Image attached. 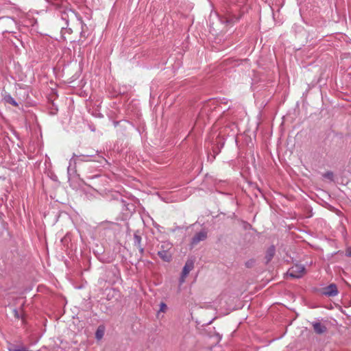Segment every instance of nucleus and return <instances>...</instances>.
<instances>
[{
    "instance_id": "nucleus-1",
    "label": "nucleus",
    "mask_w": 351,
    "mask_h": 351,
    "mask_svg": "<svg viewBox=\"0 0 351 351\" xmlns=\"http://www.w3.org/2000/svg\"><path fill=\"white\" fill-rule=\"evenodd\" d=\"M61 12V18L66 22V28L71 32L76 29L81 25L80 16L73 10L71 9H64Z\"/></svg>"
},
{
    "instance_id": "nucleus-2",
    "label": "nucleus",
    "mask_w": 351,
    "mask_h": 351,
    "mask_svg": "<svg viewBox=\"0 0 351 351\" xmlns=\"http://www.w3.org/2000/svg\"><path fill=\"white\" fill-rule=\"evenodd\" d=\"M305 274V268L303 265L295 264L292 266L288 271V274L295 278H301Z\"/></svg>"
},
{
    "instance_id": "nucleus-3",
    "label": "nucleus",
    "mask_w": 351,
    "mask_h": 351,
    "mask_svg": "<svg viewBox=\"0 0 351 351\" xmlns=\"http://www.w3.org/2000/svg\"><path fill=\"white\" fill-rule=\"evenodd\" d=\"M194 267V261L193 260H187L186 262L182 273L181 281L184 282L186 276L189 274V272L193 269Z\"/></svg>"
},
{
    "instance_id": "nucleus-4",
    "label": "nucleus",
    "mask_w": 351,
    "mask_h": 351,
    "mask_svg": "<svg viewBox=\"0 0 351 351\" xmlns=\"http://www.w3.org/2000/svg\"><path fill=\"white\" fill-rule=\"evenodd\" d=\"M312 325L315 332L318 335L323 334L327 330V327L325 325L322 324L320 322H313Z\"/></svg>"
},
{
    "instance_id": "nucleus-5",
    "label": "nucleus",
    "mask_w": 351,
    "mask_h": 351,
    "mask_svg": "<svg viewBox=\"0 0 351 351\" xmlns=\"http://www.w3.org/2000/svg\"><path fill=\"white\" fill-rule=\"evenodd\" d=\"M335 237L338 238H341L343 240H346L347 238V231L344 226L341 223L338 228V231L335 232Z\"/></svg>"
},
{
    "instance_id": "nucleus-6",
    "label": "nucleus",
    "mask_w": 351,
    "mask_h": 351,
    "mask_svg": "<svg viewBox=\"0 0 351 351\" xmlns=\"http://www.w3.org/2000/svg\"><path fill=\"white\" fill-rule=\"evenodd\" d=\"M206 238V233L204 232H200L196 234L192 240V244L196 245L201 241H204Z\"/></svg>"
},
{
    "instance_id": "nucleus-7",
    "label": "nucleus",
    "mask_w": 351,
    "mask_h": 351,
    "mask_svg": "<svg viewBox=\"0 0 351 351\" xmlns=\"http://www.w3.org/2000/svg\"><path fill=\"white\" fill-rule=\"evenodd\" d=\"M158 255L160 256L161 259L164 261L169 262L171 258V254L169 251L167 250H161L158 252Z\"/></svg>"
},
{
    "instance_id": "nucleus-8",
    "label": "nucleus",
    "mask_w": 351,
    "mask_h": 351,
    "mask_svg": "<svg viewBox=\"0 0 351 351\" xmlns=\"http://www.w3.org/2000/svg\"><path fill=\"white\" fill-rule=\"evenodd\" d=\"M105 328L103 326H99L95 332V337L97 339L100 340L104 335Z\"/></svg>"
},
{
    "instance_id": "nucleus-9",
    "label": "nucleus",
    "mask_w": 351,
    "mask_h": 351,
    "mask_svg": "<svg viewBox=\"0 0 351 351\" xmlns=\"http://www.w3.org/2000/svg\"><path fill=\"white\" fill-rule=\"evenodd\" d=\"M275 254V249L274 247H271L267 251L266 258L267 261H269L274 256Z\"/></svg>"
},
{
    "instance_id": "nucleus-10",
    "label": "nucleus",
    "mask_w": 351,
    "mask_h": 351,
    "mask_svg": "<svg viewBox=\"0 0 351 351\" xmlns=\"http://www.w3.org/2000/svg\"><path fill=\"white\" fill-rule=\"evenodd\" d=\"M338 294V289L335 284L330 283V297Z\"/></svg>"
},
{
    "instance_id": "nucleus-11",
    "label": "nucleus",
    "mask_w": 351,
    "mask_h": 351,
    "mask_svg": "<svg viewBox=\"0 0 351 351\" xmlns=\"http://www.w3.org/2000/svg\"><path fill=\"white\" fill-rule=\"evenodd\" d=\"M6 101L14 106H18L17 102L11 97H8Z\"/></svg>"
},
{
    "instance_id": "nucleus-12",
    "label": "nucleus",
    "mask_w": 351,
    "mask_h": 351,
    "mask_svg": "<svg viewBox=\"0 0 351 351\" xmlns=\"http://www.w3.org/2000/svg\"><path fill=\"white\" fill-rule=\"evenodd\" d=\"M12 313L16 319H19L20 318V315L17 310L14 309Z\"/></svg>"
},
{
    "instance_id": "nucleus-13",
    "label": "nucleus",
    "mask_w": 351,
    "mask_h": 351,
    "mask_svg": "<svg viewBox=\"0 0 351 351\" xmlns=\"http://www.w3.org/2000/svg\"><path fill=\"white\" fill-rule=\"evenodd\" d=\"M166 309H167V305L165 303L162 302L160 304V311L162 312H165Z\"/></svg>"
},
{
    "instance_id": "nucleus-14",
    "label": "nucleus",
    "mask_w": 351,
    "mask_h": 351,
    "mask_svg": "<svg viewBox=\"0 0 351 351\" xmlns=\"http://www.w3.org/2000/svg\"><path fill=\"white\" fill-rule=\"evenodd\" d=\"M346 254L347 256L351 257V247H348L346 250Z\"/></svg>"
},
{
    "instance_id": "nucleus-15",
    "label": "nucleus",
    "mask_w": 351,
    "mask_h": 351,
    "mask_svg": "<svg viewBox=\"0 0 351 351\" xmlns=\"http://www.w3.org/2000/svg\"><path fill=\"white\" fill-rule=\"evenodd\" d=\"M324 293L325 294H329V292L325 291Z\"/></svg>"
}]
</instances>
